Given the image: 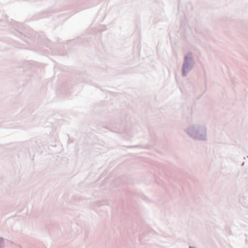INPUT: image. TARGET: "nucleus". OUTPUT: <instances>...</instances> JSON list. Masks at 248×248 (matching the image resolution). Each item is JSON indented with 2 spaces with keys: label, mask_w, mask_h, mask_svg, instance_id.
Segmentation results:
<instances>
[{
  "label": "nucleus",
  "mask_w": 248,
  "mask_h": 248,
  "mask_svg": "<svg viewBox=\"0 0 248 248\" xmlns=\"http://www.w3.org/2000/svg\"><path fill=\"white\" fill-rule=\"evenodd\" d=\"M2 243V240L0 239V244Z\"/></svg>",
  "instance_id": "obj_1"
},
{
  "label": "nucleus",
  "mask_w": 248,
  "mask_h": 248,
  "mask_svg": "<svg viewBox=\"0 0 248 248\" xmlns=\"http://www.w3.org/2000/svg\"><path fill=\"white\" fill-rule=\"evenodd\" d=\"M189 248H192V247H190Z\"/></svg>",
  "instance_id": "obj_2"
}]
</instances>
